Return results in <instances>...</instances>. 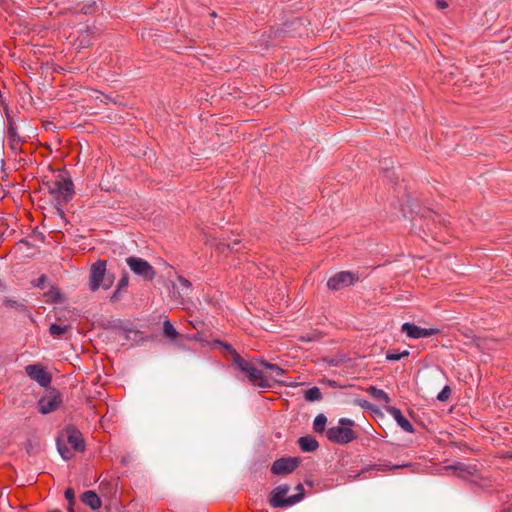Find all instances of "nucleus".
I'll use <instances>...</instances> for the list:
<instances>
[{
  "instance_id": "f257e3e1",
  "label": "nucleus",
  "mask_w": 512,
  "mask_h": 512,
  "mask_svg": "<svg viewBox=\"0 0 512 512\" xmlns=\"http://www.w3.org/2000/svg\"><path fill=\"white\" fill-rule=\"evenodd\" d=\"M57 449L64 460L71 459L73 451H84L85 443L81 432L74 426H67L57 441Z\"/></svg>"
},
{
  "instance_id": "f03ea898",
  "label": "nucleus",
  "mask_w": 512,
  "mask_h": 512,
  "mask_svg": "<svg viewBox=\"0 0 512 512\" xmlns=\"http://www.w3.org/2000/svg\"><path fill=\"white\" fill-rule=\"evenodd\" d=\"M44 185L59 204L69 202L74 195V184L66 171H60L53 180L47 181Z\"/></svg>"
},
{
  "instance_id": "7ed1b4c3",
  "label": "nucleus",
  "mask_w": 512,
  "mask_h": 512,
  "mask_svg": "<svg viewBox=\"0 0 512 512\" xmlns=\"http://www.w3.org/2000/svg\"><path fill=\"white\" fill-rule=\"evenodd\" d=\"M115 280L113 274L107 272V263L105 260H98L90 267L89 288L92 292L100 288L108 290Z\"/></svg>"
},
{
  "instance_id": "20e7f679",
  "label": "nucleus",
  "mask_w": 512,
  "mask_h": 512,
  "mask_svg": "<svg viewBox=\"0 0 512 512\" xmlns=\"http://www.w3.org/2000/svg\"><path fill=\"white\" fill-rule=\"evenodd\" d=\"M355 422L348 418H340L337 426L329 427L326 430V437L330 442L336 444H347L357 438L356 432L352 429Z\"/></svg>"
},
{
  "instance_id": "39448f33",
  "label": "nucleus",
  "mask_w": 512,
  "mask_h": 512,
  "mask_svg": "<svg viewBox=\"0 0 512 512\" xmlns=\"http://www.w3.org/2000/svg\"><path fill=\"white\" fill-rule=\"evenodd\" d=\"M232 362L242 372H244L252 384L258 385L261 388H270V380L263 372L257 369L251 362L243 359L238 353L232 358Z\"/></svg>"
},
{
  "instance_id": "423d86ee",
  "label": "nucleus",
  "mask_w": 512,
  "mask_h": 512,
  "mask_svg": "<svg viewBox=\"0 0 512 512\" xmlns=\"http://www.w3.org/2000/svg\"><path fill=\"white\" fill-rule=\"evenodd\" d=\"M290 487L287 484H281L275 487L269 496V503L273 508L290 507L302 500V494L296 493L289 497H285Z\"/></svg>"
},
{
  "instance_id": "0eeeda50",
  "label": "nucleus",
  "mask_w": 512,
  "mask_h": 512,
  "mask_svg": "<svg viewBox=\"0 0 512 512\" xmlns=\"http://www.w3.org/2000/svg\"><path fill=\"white\" fill-rule=\"evenodd\" d=\"M126 264L134 275L144 281H152L155 278L156 271L153 266L143 258L129 256L126 258Z\"/></svg>"
},
{
  "instance_id": "6e6552de",
  "label": "nucleus",
  "mask_w": 512,
  "mask_h": 512,
  "mask_svg": "<svg viewBox=\"0 0 512 512\" xmlns=\"http://www.w3.org/2000/svg\"><path fill=\"white\" fill-rule=\"evenodd\" d=\"M358 280V274L350 271H341L328 279L327 287L330 290L337 291L355 284Z\"/></svg>"
},
{
  "instance_id": "1a4fd4ad",
  "label": "nucleus",
  "mask_w": 512,
  "mask_h": 512,
  "mask_svg": "<svg viewBox=\"0 0 512 512\" xmlns=\"http://www.w3.org/2000/svg\"><path fill=\"white\" fill-rule=\"evenodd\" d=\"M300 459L297 457H283L273 462L271 473L274 475H284L293 472L299 465Z\"/></svg>"
},
{
  "instance_id": "9d476101",
  "label": "nucleus",
  "mask_w": 512,
  "mask_h": 512,
  "mask_svg": "<svg viewBox=\"0 0 512 512\" xmlns=\"http://www.w3.org/2000/svg\"><path fill=\"white\" fill-rule=\"evenodd\" d=\"M26 374L42 387L50 385L52 377L40 364H30L25 367Z\"/></svg>"
},
{
  "instance_id": "9b49d317",
  "label": "nucleus",
  "mask_w": 512,
  "mask_h": 512,
  "mask_svg": "<svg viewBox=\"0 0 512 512\" xmlns=\"http://www.w3.org/2000/svg\"><path fill=\"white\" fill-rule=\"evenodd\" d=\"M192 290L191 282L183 276H178L176 283L173 284L172 295L177 303L183 304L184 298L188 297Z\"/></svg>"
},
{
  "instance_id": "f8f14e48",
  "label": "nucleus",
  "mask_w": 512,
  "mask_h": 512,
  "mask_svg": "<svg viewBox=\"0 0 512 512\" xmlns=\"http://www.w3.org/2000/svg\"><path fill=\"white\" fill-rule=\"evenodd\" d=\"M401 331L405 333L409 338L420 339L427 338L437 333V329L434 328H421L413 323L405 322Z\"/></svg>"
},
{
  "instance_id": "ddd939ff",
  "label": "nucleus",
  "mask_w": 512,
  "mask_h": 512,
  "mask_svg": "<svg viewBox=\"0 0 512 512\" xmlns=\"http://www.w3.org/2000/svg\"><path fill=\"white\" fill-rule=\"evenodd\" d=\"M62 400L58 393H49L43 396L38 402V409L42 414H48L55 411Z\"/></svg>"
},
{
  "instance_id": "4468645a",
  "label": "nucleus",
  "mask_w": 512,
  "mask_h": 512,
  "mask_svg": "<svg viewBox=\"0 0 512 512\" xmlns=\"http://www.w3.org/2000/svg\"><path fill=\"white\" fill-rule=\"evenodd\" d=\"M385 409L387 413L393 417V419L401 427L402 430L408 433L414 432L413 425L409 422V420L406 417L403 416L400 409L394 406H386Z\"/></svg>"
},
{
  "instance_id": "2eb2a0df",
  "label": "nucleus",
  "mask_w": 512,
  "mask_h": 512,
  "mask_svg": "<svg viewBox=\"0 0 512 512\" xmlns=\"http://www.w3.org/2000/svg\"><path fill=\"white\" fill-rule=\"evenodd\" d=\"M410 464H396V465H392L390 463H377V464H373V465H369L365 468H363L360 473H359V476H361L362 478H367V473L369 471H372V470H375V471H378V472H385V471H389V470H394V469H398V468H404V467H409Z\"/></svg>"
},
{
  "instance_id": "dca6fc26",
  "label": "nucleus",
  "mask_w": 512,
  "mask_h": 512,
  "mask_svg": "<svg viewBox=\"0 0 512 512\" xmlns=\"http://www.w3.org/2000/svg\"><path fill=\"white\" fill-rule=\"evenodd\" d=\"M445 470H454L456 471L457 475L464 479H469L470 477H473L477 473V469L475 466L467 465L464 463H457L455 465L445 466Z\"/></svg>"
},
{
  "instance_id": "f3484780",
  "label": "nucleus",
  "mask_w": 512,
  "mask_h": 512,
  "mask_svg": "<svg viewBox=\"0 0 512 512\" xmlns=\"http://www.w3.org/2000/svg\"><path fill=\"white\" fill-rule=\"evenodd\" d=\"M81 500L84 504L89 506L92 510H97L101 507L102 502L99 496L91 490L84 492L81 496Z\"/></svg>"
},
{
  "instance_id": "a211bd4d",
  "label": "nucleus",
  "mask_w": 512,
  "mask_h": 512,
  "mask_svg": "<svg viewBox=\"0 0 512 512\" xmlns=\"http://www.w3.org/2000/svg\"><path fill=\"white\" fill-rule=\"evenodd\" d=\"M298 444L300 449L303 452H313L315 451L319 444L317 440L312 436H303L298 439Z\"/></svg>"
},
{
  "instance_id": "6ab92c4d",
  "label": "nucleus",
  "mask_w": 512,
  "mask_h": 512,
  "mask_svg": "<svg viewBox=\"0 0 512 512\" xmlns=\"http://www.w3.org/2000/svg\"><path fill=\"white\" fill-rule=\"evenodd\" d=\"M367 392L369 393V395L371 397H373L375 400H377L379 402H383L385 404H388L391 401L389 395L384 390L379 389V388H377L375 386H370L367 389Z\"/></svg>"
},
{
  "instance_id": "aec40b11",
  "label": "nucleus",
  "mask_w": 512,
  "mask_h": 512,
  "mask_svg": "<svg viewBox=\"0 0 512 512\" xmlns=\"http://www.w3.org/2000/svg\"><path fill=\"white\" fill-rule=\"evenodd\" d=\"M260 364L265 367L266 369H269L273 372V376L271 377L273 380L282 382L280 380V377L284 374L285 370L281 367H279L276 364L269 363L265 360H261Z\"/></svg>"
},
{
  "instance_id": "412c9836",
  "label": "nucleus",
  "mask_w": 512,
  "mask_h": 512,
  "mask_svg": "<svg viewBox=\"0 0 512 512\" xmlns=\"http://www.w3.org/2000/svg\"><path fill=\"white\" fill-rule=\"evenodd\" d=\"M304 398L309 402L319 401L322 399V393L318 387L314 386L305 391Z\"/></svg>"
},
{
  "instance_id": "4be33fe9",
  "label": "nucleus",
  "mask_w": 512,
  "mask_h": 512,
  "mask_svg": "<svg viewBox=\"0 0 512 512\" xmlns=\"http://www.w3.org/2000/svg\"><path fill=\"white\" fill-rule=\"evenodd\" d=\"M327 423V418L324 414H318L313 421V429L316 433H323L325 431V426Z\"/></svg>"
},
{
  "instance_id": "5701e85b",
  "label": "nucleus",
  "mask_w": 512,
  "mask_h": 512,
  "mask_svg": "<svg viewBox=\"0 0 512 512\" xmlns=\"http://www.w3.org/2000/svg\"><path fill=\"white\" fill-rule=\"evenodd\" d=\"M163 333L167 338L171 340L176 339L178 336L177 330L174 328V326L169 320H165L163 323Z\"/></svg>"
},
{
  "instance_id": "b1692460",
  "label": "nucleus",
  "mask_w": 512,
  "mask_h": 512,
  "mask_svg": "<svg viewBox=\"0 0 512 512\" xmlns=\"http://www.w3.org/2000/svg\"><path fill=\"white\" fill-rule=\"evenodd\" d=\"M70 329V325H59V324H52L49 327V332L52 336L59 337L65 334Z\"/></svg>"
},
{
  "instance_id": "393cba45",
  "label": "nucleus",
  "mask_w": 512,
  "mask_h": 512,
  "mask_svg": "<svg viewBox=\"0 0 512 512\" xmlns=\"http://www.w3.org/2000/svg\"><path fill=\"white\" fill-rule=\"evenodd\" d=\"M408 355H409V352L407 350H405L403 352H399L397 350H389L386 353V359L388 361H398L401 358L406 357Z\"/></svg>"
},
{
  "instance_id": "a878e982",
  "label": "nucleus",
  "mask_w": 512,
  "mask_h": 512,
  "mask_svg": "<svg viewBox=\"0 0 512 512\" xmlns=\"http://www.w3.org/2000/svg\"><path fill=\"white\" fill-rule=\"evenodd\" d=\"M4 305L6 307H9V308H13V309H16V310H19V311H25L26 310V306L21 303V302H18L14 299H11V298H6L4 300Z\"/></svg>"
},
{
  "instance_id": "bb28decb",
  "label": "nucleus",
  "mask_w": 512,
  "mask_h": 512,
  "mask_svg": "<svg viewBox=\"0 0 512 512\" xmlns=\"http://www.w3.org/2000/svg\"><path fill=\"white\" fill-rule=\"evenodd\" d=\"M451 395V389L448 385L444 386V388L438 393L437 400L440 402H445L449 399Z\"/></svg>"
},
{
  "instance_id": "cd10ccee",
  "label": "nucleus",
  "mask_w": 512,
  "mask_h": 512,
  "mask_svg": "<svg viewBox=\"0 0 512 512\" xmlns=\"http://www.w3.org/2000/svg\"><path fill=\"white\" fill-rule=\"evenodd\" d=\"M129 284V275L127 272H123L120 280L118 281L117 288L118 290H122L126 288Z\"/></svg>"
},
{
  "instance_id": "c85d7f7f",
  "label": "nucleus",
  "mask_w": 512,
  "mask_h": 512,
  "mask_svg": "<svg viewBox=\"0 0 512 512\" xmlns=\"http://www.w3.org/2000/svg\"><path fill=\"white\" fill-rule=\"evenodd\" d=\"M64 495H65V498L68 501V503L71 505H74V497H75L74 490L72 488H68L65 490Z\"/></svg>"
},
{
  "instance_id": "c756f323",
  "label": "nucleus",
  "mask_w": 512,
  "mask_h": 512,
  "mask_svg": "<svg viewBox=\"0 0 512 512\" xmlns=\"http://www.w3.org/2000/svg\"><path fill=\"white\" fill-rule=\"evenodd\" d=\"M8 137L11 140H16V138H17L16 129L12 125L8 129Z\"/></svg>"
},
{
  "instance_id": "7c9ffc66",
  "label": "nucleus",
  "mask_w": 512,
  "mask_h": 512,
  "mask_svg": "<svg viewBox=\"0 0 512 512\" xmlns=\"http://www.w3.org/2000/svg\"><path fill=\"white\" fill-rule=\"evenodd\" d=\"M223 348L227 352H229L232 355L233 358L235 357V353H237V351L230 344H224Z\"/></svg>"
},
{
  "instance_id": "2f4dec72",
  "label": "nucleus",
  "mask_w": 512,
  "mask_h": 512,
  "mask_svg": "<svg viewBox=\"0 0 512 512\" xmlns=\"http://www.w3.org/2000/svg\"><path fill=\"white\" fill-rule=\"evenodd\" d=\"M121 290H118V288L112 293L111 297H110V300L112 302H116L117 300H119V293H120Z\"/></svg>"
},
{
  "instance_id": "473e14b6",
  "label": "nucleus",
  "mask_w": 512,
  "mask_h": 512,
  "mask_svg": "<svg viewBox=\"0 0 512 512\" xmlns=\"http://www.w3.org/2000/svg\"><path fill=\"white\" fill-rule=\"evenodd\" d=\"M436 6L439 9H444L448 6L447 2L445 0H436Z\"/></svg>"
},
{
  "instance_id": "72a5a7b5",
  "label": "nucleus",
  "mask_w": 512,
  "mask_h": 512,
  "mask_svg": "<svg viewBox=\"0 0 512 512\" xmlns=\"http://www.w3.org/2000/svg\"><path fill=\"white\" fill-rule=\"evenodd\" d=\"M239 243L240 242L238 240H235L232 243H228L227 246L231 250H238V248L236 246L239 245Z\"/></svg>"
},
{
  "instance_id": "f704fd0d",
  "label": "nucleus",
  "mask_w": 512,
  "mask_h": 512,
  "mask_svg": "<svg viewBox=\"0 0 512 512\" xmlns=\"http://www.w3.org/2000/svg\"><path fill=\"white\" fill-rule=\"evenodd\" d=\"M296 490H297V493H301L302 494V499L304 498V487L302 484H298L297 487H296Z\"/></svg>"
},
{
  "instance_id": "c9c22d12",
  "label": "nucleus",
  "mask_w": 512,
  "mask_h": 512,
  "mask_svg": "<svg viewBox=\"0 0 512 512\" xmlns=\"http://www.w3.org/2000/svg\"><path fill=\"white\" fill-rule=\"evenodd\" d=\"M44 281H45V276H44V275H42V276L38 279V284H37V286H38V287H42V284H43V282H44Z\"/></svg>"
},
{
  "instance_id": "e433bc0d",
  "label": "nucleus",
  "mask_w": 512,
  "mask_h": 512,
  "mask_svg": "<svg viewBox=\"0 0 512 512\" xmlns=\"http://www.w3.org/2000/svg\"><path fill=\"white\" fill-rule=\"evenodd\" d=\"M382 169L384 170L386 177H387V178H389V179H391V175H390V171H389V169H388V168H386V167H382Z\"/></svg>"
},
{
  "instance_id": "4c0bfd02",
  "label": "nucleus",
  "mask_w": 512,
  "mask_h": 512,
  "mask_svg": "<svg viewBox=\"0 0 512 512\" xmlns=\"http://www.w3.org/2000/svg\"><path fill=\"white\" fill-rule=\"evenodd\" d=\"M368 404H369V403H368L366 400H362V401H360V402H359V405H360L361 407H363V408L367 407V406H368Z\"/></svg>"
},
{
  "instance_id": "58836bf2",
  "label": "nucleus",
  "mask_w": 512,
  "mask_h": 512,
  "mask_svg": "<svg viewBox=\"0 0 512 512\" xmlns=\"http://www.w3.org/2000/svg\"><path fill=\"white\" fill-rule=\"evenodd\" d=\"M68 512H74L73 505L69 504V506H68Z\"/></svg>"
}]
</instances>
